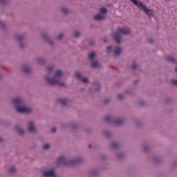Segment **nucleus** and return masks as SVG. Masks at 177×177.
<instances>
[{
  "label": "nucleus",
  "instance_id": "obj_30",
  "mask_svg": "<svg viewBox=\"0 0 177 177\" xmlns=\"http://www.w3.org/2000/svg\"><path fill=\"white\" fill-rule=\"evenodd\" d=\"M63 38V34H60L58 37V39H62Z\"/></svg>",
  "mask_w": 177,
  "mask_h": 177
},
{
  "label": "nucleus",
  "instance_id": "obj_16",
  "mask_svg": "<svg viewBox=\"0 0 177 177\" xmlns=\"http://www.w3.org/2000/svg\"><path fill=\"white\" fill-rule=\"evenodd\" d=\"M100 13H102V15H103L104 13H106L107 12V10L104 8H102L100 10Z\"/></svg>",
  "mask_w": 177,
  "mask_h": 177
},
{
  "label": "nucleus",
  "instance_id": "obj_21",
  "mask_svg": "<svg viewBox=\"0 0 177 177\" xmlns=\"http://www.w3.org/2000/svg\"><path fill=\"white\" fill-rule=\"evenodd\" d=\"M49 147H50L49 144H46L43 146V148L44 149V150H48Z\"/></svg>",
  "mask_w": 177,
  "mask_h": 177
},
{
  "label": "nucleus",
  "instance_id": "obj_23",
  "mask_svg": "<svg viewBox=\"0 0 177 177\" xmlns=\"http://www.w3.org/2000/svg\"><path fill=\"white\" fill-rule=\"evenodd\" d=\"M136 67H138V64H133L132 66H131V68L133 70H136Z\"/></svg>",
  "mask_w": 177,
  "mask_h": 177
},
{
  "label": "nucleus",
  "instance_id": "obj_7",
  "mask_svg": "<svg viewBox=\"0 0 177 177\" xmlns=\"http://www.w3.org/2000/svg\"><path fill=\"white\" fill-rule=\"evenodd\" d=\"M75 77H76V78H77L78 80H81L82 82H84V83L88 82V78L87 77L82 78L81 73H80L79 72L75 73Z\"/></svg>",
  "mask_w": 177,
  "mask_h": 177
},
{
  "label": "nucleus",
  "instance_id": "obj_27",
  "mask_svg": "<svg viewBox=\"0 0 177 177\" xmlns=\"http://www.w3.org/2000/svg\"><path fill=\"white\" fill-rule=\"evenodd\" d=\"M118 98L120 99V100L124 99V96H123L122 95H119L118 96Z\"/></svg>",
  "mask_w": 177,
  "mask_h": 177
},
{
  "label": "nucleus",
  "instance_id": "obj_29",
  "mask_svg": "<svg viewBox=\"0 0 177 177\" xmlns=\"http://www.w3.org/2000/svg\"><path fill=\"white\" fill-rule=\"evenodd\" d=\"M51 132H53V133H55V132H56V129L55 127L52 128Z\"/></svg>",
  "mask_w": 177,
  "mask_h": 177
},
{
  "label": "nucleus",
  "instance_id": "obj_6",
  "mask_svg": "<svg viewBox=\"0 0 177 177\" xmlns=\"http://www.w3.org/2000/svg\"><path fill=\"white\" fill-rule=\"evenodd\" d=\"M43 176H44V177H56V174H55V171L48 170L44 173Z\"/></svg>",
  "mask_w": 177,
  "mask_h": 177
},
{
  "label": "nucleus",
  "instance_id": "obj_25",
  "mask_svg": "<svg viewBox=\"0 0 177 177\" xmlns=\"http://www.w3.org/2000/svg\"><path fill=\"white\" fill-rule=\"evenodd\" d=\"M74 37H80V32H75Z\"/></svg>",
  "mask_w": 177,
  "mask_h": 177
},
{
  "label": "nucleus",
  "instance_id": "obj_19",
  "mask_svg": "<svg viewBox=\"0 0 177 177\" xmlns=\"http://www.w3.org/2000/svg\"><path fill=\"white\" fill-rule=\"evenodd\" d=\"M15 171H16V169L15 168V167H11L10 168L9 172H10L11 174H13V172H15Z\"/></svg>",
  "mask_w": 177,
  "mask_h": 177
},
{
  "label": "nucleus",
  "instance_id": "obj_26",
  "mask_svg": "<svg viewBox=\"0 0 177 177\" xmlns=\"http://www.w3.org/2000/svg\"><path fill=\"white\" fill-rule=\"evenodd\" d=\"M17 39H18V41H21L23 39V36H17Z\"/></svg>",
  "mask_w": 177,
  "mask_h": 177
},
{
  "label": "nucleus",
  "instance_id": "obj_2",
  "mask_svg": "<svg viewBox=\"0 0 177 177\" xmlns=\"http://www.w3.org/2000/svg\"><path fill=\"white\" fill-rule=\"evenodd\" d=\"M63 75V72L61 71H57L55 72V77H46V81L50 84V85H59V86H64V83L60 82L59 80V77H62Z\"/></svg>",
  "mask_w": 177,
  "mask_h": 177
},
{
  "label": "nucleus",
  "instance_id": "obj_18",
  "mask_svg": "<svg viewBox=\"0 0 177 177\" xmlns=\"http://www.w3.org/2000/svg\"><path fill=\"white\" fill-rule=\"evenodd\" d=\"M105 121H106L107 122H111V117L110 116L105 117Z\"/></svg>",
  "mask_w": 177,
  "mask_h": 177
},
{
  "label": "nucleus",
  "instance_id": "obj_22",
  "mask_svg": "<svg viewBox=\"0 0 177 177\" xmlns=\"http://www.w3.org/2000/svg\"><path fill=\"white\" fill-rule=\"evenodd\" d=\"M106 52H107V53H111V46H108L106 48Z\"/></svg>",
  "mask_w": 177,
  "mask_h": 177
},
{
  "label": "nucleus",
  "instance_id": "obj_14",
  "mask_svg": "<svg viewBox=\"0 0 177 177\" xmlns=\"http://www.w3.org/2000/svg\"><path fill=\"white\" fill-rule=\"evenodd\" d=\"M24 73H30L31 71V69L28 67H24L23 69Z\"/></svg>",
  "mask_w": 177,
  "mask_h": 177
},
{
  "label": "nucleus",
  "instance_id": "obj_5",
  "mask_svg": "<svg viewBox=\"0 0 177 177\" xmlns=\"http://www.w3.org/2000/svg\"><path fill=\"white\" fill-rule=\"evenodd\" d=\"M77 162H78L77 160L68 161L64 156H60L57 159V164H62L63 165H71L73 164H77Z\"/></svg>",
  "mask_w": 177,
  "mask_h": 177
},
{
  "label": "nucleus",
  "instance_id": "obj_8",
  "mask_svg": "<svg viewBox=\"0 0 177 177\" xmlns=\"http://www.w3.org/2000/svg\"><path fill=\"white\" fill-rule=\"evenodd\" d=\"M28 125L29 132H35V127H34V122L32 121H30L29 122Z\"/></svg>",
  "mask_w": 177,
  "mask_h": 177
},
{
  "label": "nucleus",
  "instance_id": "obj_17",
  "mask_svg": "<svg viewBox=\"0 0 177 177\" xmlns=\"http://www.w3.org/2000/svg\"><path fill=\"white\" fill-rule=\"evenodd\" d=\"M115 124L116 125H120V124H122V120H118L115 122Z\"/></svg>",
  "mask_w": 177,
  "mask_h": 177
},
{
  "label": "nucleus",
  "instance_id": "obj_36",
  "mask_svg": "<svg viewBox=\"0 0 177 177\" xmlns=\"http://www.w3.org/2000/svg\"><path fill=\"white\" fill-rule=\"evenodd\" d=\"M104 42H106V40H104Z\"/></svg>",
  "mask_w": 177,
  "mask_h": 177
},
{
  "label": "nucleus",
  "instance_id": "obj_13",
  "mask_svg": "<svg viewBox=\"0 0 177 177\" xmlns=\"http://www.w3.org/2000/svg\"><path fill=\"white\" fill-rule=\"evenodd\" d=\"M167 62H171V63H175V59L172 57H167Z\"/></svg>",
  "mask_w": 177,
  "mask_h": 177
},
{
  "label": "nucleus",
  "instance_id": "obj_1",
  "mask_svg": "<svg viewBox=\"0 0 177 177\" xmlns=\"http://www.w3.org/2000/svg\"><path fill=\"white\" fill-rule=\"evenodd\" d=\"M13 104L15 105V109L18 113L22 114H28L31 113V109L26 108L23 106V100L20 98L13 100Z\"/></svg>",
  "mask_w": 177,
  "mask_h": 177
},
{
  "label": "nucleus",
  "instance_id": "obj_28",
  "mask_svg": "<svg viewBox=\"0 0 177 177\" xmlns=\"http://www.w3.org/2000/svg\"><path fill=\"white\" fill-rule=\"evenodd\" d=\"M62 11L63 12V13H67V10L66 8H62Z\"/></svg>",
  "mask_w": 177,
  "mask_h": 177
},
{
  "label": "nucleus",
  "instance_id": "obj_34",
  "mask_svg": "<svg viewBox=\"0 0 177 177\" xmlns=\"http://www.w3.org/2000/svg\"><path fill=\"white\" fill-rule=\"evenodd\" d=\"M149 42H153V40L150 39V40H149Z\"/></svg>",
  "mask_w": 177,
  "mask_h": 177
},
{
  "label": "nucleus",
  "instance_id": "obj_4",
  "mask_svg": "<svg viewBox=\"0 0 177 177\" xmlns=\"http://www.w3.org/2000/svg\"><path fill=\"white\" fill-rule=\"evenodd\" d=\"M131 2H133V3H134V5H136V6H137V8H138L139 9L142 8V10H144L145 13H146V15H147L148 16H152L153 10L150 9H147V8H146V6H145V5L142 3V2H140L138 0H131Z\"/></svg>",
  "mask_w": 177,
  "mask_h": 177
},
{
  "label": "nucleus",
  "instance_id": "obj_9",
  "mask_svg": "<svg viewBox=\"0 0 177 177\" xmlns=\"http://www.w3.org/2000/svg\"><path fill=\"white\" fill-rule=\"evenodd\" d=\"M102 19H104V14H97L94 17V20H102Z\"/></svg>",
  "mask_w": 177,
  "mask_h": 177
},
{
  "label": "nucleus",
  "instance_id": "obj_15",
  "mask_svg": "<svg viewBox=\"0 0 177 177\" xmlns=\"http://www.w3.org/2000/svg\"><path fill=\"white\" fill-rule=\"evenodd\" d=\"M91 64L92 67H97V66H98L97 61L92 62Z\"/></svg>",
  "mask_w": 177,
  "mask_h": 177
},
{
  "label": "nucleus",
  "instance_id": "obj_10",
  "mask_svg": "<svg viewBox=\"0 0 177 177\" xmlns=\"http://www.w3.org/2000/svg\"><path fill=\"white\" fill-rule=\"evenodd\" d=\"M58 103H59V104H62V106H66V104H67V100L59 98L58 100Z\"/></svg>",
  "mask_w": 177,
  "mask_h": 177
},
{
  "label": "nucleus",
  "instance_id": "obj_33",
  "mask_svg": "<svg viewBox=\"0 0 177 177\" xmlns=\"http://www.w3.org/2000/svg\"><path fill=\"white\" fill-rule=\"evenodd\" d=\"M50 45H53V42H52V41H50Z\"/></svg>",
  "mask_w": 177,
  "mask_h": 177
},
{
  "label": "nucleus",
  "instance_id": "obj_20",
  "mask_svg": "<svg viewBox=\"0 0 177 177\" xmlns=\"http://www.w3.org/2000/svg\"><path fill=\"white\" fill-rule=\"evenodd\" d=\"M17 131H18L19 133H24V131H23V129H21L19 127H17Z\"/></svg>",
  "mask_w": 177,
  "mask_h": 177
},
{
  "label": "nucleus",
  "instance_id": "obj_35",
  "mask_svg": "<svg viewBox=\"0 0 177 177\" xmlns=\"http://www.w3.org/2000/svg\"><path fill=\"white\" fill-rule=\"evenodd\" d=\"M0 142H2V139L1 138H0Z\"/></svg>",
  "mask_w": 177,
  "mask_h": 177
},
{
  "label": "nucleus",
  "instance_id": "obj_3",
  "mask_svg": "<svg viewBox=\"0 0 177 177\" xmlns=\"http://www.w3.org/2000/svg\"><path fill=\"white\" fill-rule=\"evenodd\" d=\"M131 32L129 28H118L117 32L113 35V38L117 44H120L121 36L120 34H124V35H128Z\"/></svg>",
  "mask_w": 177,
  "mask_h": 177
},
{
  "label": "nucleus",
  "instance_id": "obj_24",
  "mask_svg": "<svg viewBox=\"0 0 177 177\" xmlns=\"http://www.w3.org/2000/svg\"><path fill=\"white\" fill-rule=\"evenodd\" d=\"M171 82L173 84V85H177V80H171Z\"/></svg>",
  "mask_w": 177,
  "mask_h": 177
},
{
  "label": "nucleus",
  "instance_id": "obj_12",
  "mask_svg": "<svg viewBox=\"0 0 177 177\" xmlns=\"http://www.w3.org/2000/svg\"><path fill=\"white\" fill-rule=\"evenodd\" d=\"M95 56H96V55L95 54V53H91L88 55V59H90V60H93V59H95Z\"/></svg>",
  "mask_w": 177,
  "mask_h": 177
},
{
  "label": "nucleus",
  "instance_id": "obj_11",
  "mask_svg": "<svg viewBox=\"0 0 177 177\" xmlns=\"http://www.w3.org/2000/svg\"><path fill=\"white\" fill-rule=\"evenodd\" d=\"M113 52H114V53H115V55L116 56H118V55H120V53H121V52H122L121 48H120V47H116V48L114 49Z\"/></svg>",
  "mask_w": 177,
  "mask_h": 177
},
{
  "label": "nucleus",
  "instance_id": "obj_32",
  "mask_svg": "<svg viewBox=\"0 0 177 177\" xmlns=\"http://www.w3.org/2000/svg\"><path fill=\"white\" fill-rule=\"evenodd\" d=\"M112 147H117V144H112Z\"/></svg>",
  "mask_w": 177,
  "mask_h": 177
},
{
  "label": "nucleus",
  "instance_id": "obj_31",
  "mask_svg": "<svg viewBox=\"0 0 177 177\" xmlns=\"http://www.w3.org/2000/svg\"><path fill=\"white\" fill-rule=\"evenodd\" d=\"M48 71H52V70H53V66H50L48 68Z\"/></svg>",
  "mask_w": 177,
  "mask_h": 177
}]
</instances>
